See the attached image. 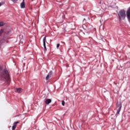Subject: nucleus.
<instances>
[{"label": "nucleus", "mask_w": 130, "mask_h": 130, "mask_svg": "<svg viewBox=\"0 0 130 130\" xmlns=\"http://www.w3.org/2000/svg\"><path fill=\"white\" fill-rule=\"evenodd\" d=\"M99 4H101V2H100L99 3Z\"/></svg>", "instance_id": "17"}, {"label": "nucleus", "mask_w": 130, "mask_h": 130, "mask_svg": "<svg viewBox=\"0 0 130 130\" xmlns=\"http://www.w3.org/2000/svg\"><path fill=\"white\" fill-rule=\"evenodd\" d=\"M0 81L6 82L8 85H10V82H11L9 71L1 66H0Z\"/></svg>", "instance_id": "1"}, {"label": "nucleus", "mask_w": 130, "mask_h": 130, "mask_svg": "<svg viewBox=\"0 0 130 130\" xmlns=\"http://www.w3.org/2000/svg\"><path fill=\"white\" fill-rule=\"evenodd\" d=\"M52 71H50L49 74L48 75H49V76H50L51 77L52 76Z\"/></svg>", "instance_id": "11"}, {"label": "nucleus", "mask_w": 130, "mask_h": 130, "mask_svg": "<svg viewBox=\"0 0 130 130\" xmlns=\"http://www.w3.org/2000/svg\"><path fill=\"white\" fill-rule=\"evenodd\" d=\"M5 25V23L4 22H0V27H3Z\"/></svg>", "instance_id": "10"}, {"label": "nucleus", "mask_w": 130, "mask_h": 130, "mask_svg": "<svg viewBox=\"0 0 130 130\" xmlns=\"http://www.w3.org/2000/svg\"><path fill=\"white\" fill-rule=\"evenodd\" d=\"M4 33V29H1L0 31V36Z\"/></svg>", "instance_id": "12"}, {"label": "nucleus", "mask_w": 130, "mask_h": 130, "mask_svg": "<svg viewBox=\"0 0 130 130\" xmlns=\"http://www.w3.org/2000/svg\"><path fill=\"white\" fill-rule=\"evenodd\" d=\"M20 8L21 9H25V2H24V0H23V2H22L20 4Z\"/></svg>", "instance_id": "5"}, {"label": "nucleus", "mask_w": 130, "mask_h": 130, "mask_svg": "<svg viewBox=\"0 0 130 130\" xmlns=\"http://www.w3.org/2000/svg\"><path fill=\"white\" fill-rule=\"evenodd\" d=\"M50 78H51V76H50V75L48 74V75L46 77V80L47 81L48 80H49V79H50Z\"/></svg>", "instance_id": "9"}, {"label": "nucleus", "mask_w": 130, "mask_h": 130, "mask_svg": "<svg viewBox=\"0 0 130 130\" xmlns=\"http://www.w3.org/2000/svg\"><path fill=\"white\" fill-rule=\"evenodd\" d=\"M121 103H118L117 105V114H119V113L120 112V110H121Z\"/></svg>", "instance_id": "3"}, {"label": "nucleus", "mask_w": 130, "mask_h": 130, "mask_svg": "<svg viewBox=\"0 0 130 130\" xmlns=\"http://www.w3.org/2000/svg\"><path fill=\"white\" fill-rule=\"evenodd\" d=\"M2 42V41H0V43Z\"/></svg>", "instance_id": "18"}, {"label": "nucleus", "mask_w": 130, "mask_h": 130, "mask_svg": "<svg viewBox=\"0 0 130 130\" xmlns=\"http://www.w3.org/2000/svg\"><path fill=\"white\" fill-rule=\"evenodd\" d=\"M45 41H46V37H45L43 39V45L45 49H46V46L45 45Z\"/></svg>", "instance_id": "6"}, {"label": "nucleus", "mask_w": 130, "mask_h": 130, "mask_svg": "<svg viewBox=\"0 0 130 130\" xmlns=\"http://www.w3.org/2000/svg\"><path fill=\"white\" fill-rule=\"evenodd\" d=\"M7 43H8V42H8V41H7Z\"/></svg>", "instance_id": "19"}, {"label": "nucleus", "mask_w": 130, "mask_h": 130, "mask_svg": "<svg viewBox=\"0 0 130 130\" xmlns=\"http://www.w3.org/2000/svg\"><path fill=\"white\" fill-rule=\"evenodd\" d=\"M51 99H47L45 101V103L46 104H47V105L49 104V103H51Z\"/></svg>", "instance_id": "8"}, {"label": "nucleus", "mask_w": 130, "mask_h": 130, "mask_svg": "<svg viewBox=\"0 0 130 130\" xmlns=\"http://www.w3.org/2000/svg\"><path fill=\"white\" fill-rule=\"evenodd\" d=\"M59 44H57V45H56V47L57 48H58V47H59Z\"/></svg>", "instance_id": "15"}, {"label": "nucleus", "mask_w": 130, "mask_h": 130, "mask_svg": "<svg viewBox=\"0 0 130 130\" xmlns=\"http://www.w3.org/2000/svg\"><path fill=\"white\" fill-rule=\"evenodd\" d=\"M18 123H20L19 121H16L13 124V126H12V130H15L16 129V127H17V124H18Z\"/></svg>", "instance_id": "4"}, {"label": "nucleus", "mask_w": 130, "mask_h": 130, "mask_svg": "<svg viewBox=\"0 0 130 130\" xmlns=\"http://www.w3.org/2000/svg\"><path fill=\"white\" fill-rule=\"evenodd\" d=\"M61 104L63 106H64L65 102L64 101H62Z\"/></svg>", "instance_id": "13"}, {"label": "nucleus", "mask_w": 130, "mask_h": 130, "mask_svg": "<svg viewBox=\"0 0 130 130\" xmlns=\"http://www.w3.org/2000/svg\"><path fill=\"white\" fill-rule=\"evenodd\" d=\"M13 3H16L17 2H18V0H11Z\"/></svg>", "instance_id": "14"}, {"label": "nucleus", "mask_w": 130, "mask_h": 130, "mask_svg": "<svg viewBox=\"0 0 130 130\" xmlns=\"http://www.w3.org/2000/svg\"><path fill=\"white\" fill-rule=\"evenodd\" d=\"M3 5H4V3H0V7H1V6H3Z\"/></svg>", "instance_id": "16"}, {"label": "nucleus", "mask_w": 130, "mask_h": 130, "mask_svg": "<svg viewBox=\"0 0 130 130\" xmlns=\"http://www.w3.org/2000/svg\"><path fill=\"white\" fill-rule=\"evenodd\" d=\"M117 15L119 22H120L121 20H125L126 14L125 13V11L124 10H120L117 13Z\"/></svg>", "instance_id": "2"}, {"label": "nucleus", "mask_w": 130, "mask_h": 130, "mask_svg": "<svg viewBox=\"0 0 130 130\" xmlns=\"http://www.w3.org/2000/svg\"><path fill=\"white\" fill-rule=\"evenodd\" d=\"M15 92L16 93H21L22 92V88H16L15 90Z\"/></svg>", "instance_id": "7"}]
</instances>
